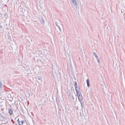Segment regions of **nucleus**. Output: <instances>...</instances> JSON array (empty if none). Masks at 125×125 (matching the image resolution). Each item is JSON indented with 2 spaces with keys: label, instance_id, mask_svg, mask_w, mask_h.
<instances>
[{
  "label": "nucleus",
  "instance_id": "12",
  "mask_svg": "<svg viewBox=\"0 0 125 125\" xmlns=\"http://www.w3.org/2000/svg\"><path fill=\"white\" fill-rule=\"evenodd\" d=\"M18 124L19 125H23L21 124H20V122H19V119H18V120H17V122H18Z\"/></svg>",
  "mask_w": 125,
  "mask_h": 125
},
{
  "label": "nucleus",
  "instance_id": "21",
  "mask_svg": "<svg viewBox=\"0 0 125 125\" xmlns=\"http://www.w3.org/2000/svg\"><path fill=\"white\" fill-rule=\"evenodd\" d=\"M91 101H92V102H93V101L92 100H91Z\"/></svg>",
  "mask_w": 125,
  "mask_h": 125
},
{
  "label": "nucleus",
  "instance_id": "18",
  "mask_svg": "<svg viewBox=\"0 0 125 125\" xmlns=\"http://www.w3.org/2000/svg\"><path fill=\"white\" fill-rule=\"evenodd\" d=\"M81 106H82V107H83V106H82V104L81 103Z\"/></svg>",
  "mask_w": 125,
  "mask_h": 125
},
{
  "label": "nucleus",
  "instance_id": "10",
  "mask_svg": "<svg viewBox=\"0 0 125 125\" xmlns=\"http://www.w3.org/2000/svg\"><path fill=\"white\" fill-rule=\"evenodd\" d=\"M8 39L10 40L11 39V36H10L9 34H8Z\"/></svg>",
  "mask_w": 125,
  "mask_h": 125
},
{
  "label": "nucleus",
  "instance_id": "15",
  "mask_svg": "<svg viewBox=\"0 0 125 125\" xmlns=\"http://www.w3.org/2000/svg\"><path fill=\"white\" fill-rule=\"evenodd\" d=\"M41 79V77H38V79L39 80H40Z\"/></svg>",
  "mask_w": 125,
  "mask_h": 125
},
{
  "label": "nucleus",
  "instance_id": "11",
  "mask_svg": "<svg viewBox=\"0 0 125 125\" xmlns=\"http://www.w3.org/2000/svg\"><path fill=\"white\" fill-rule=\"evenodd\" d=\"M74 86H77V82L76 81H75L74 82Z\"/></svg>",
  "mask_w": 125,
  "mask_h": 125
},
{
  "label": "nucleus",
  "instance_id": "7",
  "mask_svg": "<svg viewBox=\"0 0 125 125\" xmlns=\"http://www.w3.org/2000/svg\"><path fill=\"white\" fill-rule=\"evenodd\" d=\"M69 96H70V97L71 99L73 100H74V98L73 97L72 94H70L69 95Z\"/></svg>",
  "mask_w": 125,
  "mask_h": 125
},
{
  "label": "nucleus",
  "instance_id": "8",
  "mask_svg": "<svg viewBox=\"0 0 125 125\" xmlns=\"http://www.w3.org/2000/svg\"><path fill=\"white\" fill-rule=\"evenodd\" d=\"M86 82L87 84V86L88 87H89L90 86L89 85V80L88 79H87L86 80Z\"/></svg>",
  "mask_w": 125,
  "mask_h": 125
},
{
  "label": "nucleus",
  "instance_id": "14",
  "mask_svg": "<svg viewBox=\"0 0 125 125\" xmlns=\"http://www.w3.org/2000/svg\"><path fill=\"white\" fill-rule=\"evenodd\" d=\"M2 84L1 81H0V88H1Z\"/></svg>",
  "mask_w": 125,
  "mask_h": 125
},
{
  "label": "nucleus",
  "instance_id": "6",
  "mask_svg": "<svg viewBox=\"0 0 125 125\" xmlns=\"http://www.w3.org/2000/svg\"><path fill=\"white\" fill-rule=\"evenodd\" d=\"M94 55H95V56L96 58V59L97 60V62H98V64L99 63V57L98 56H97V55L95 54V53H94Z\"/></svg>",
  "mask_w": 125,
  "mask_h": 125
},
{
  "label": "nucleus",
  "instance_id": "17",
  "mask_svg": "<svg viewBox=\"0 0 125 125\" xmlns=\"http://www.w3.org/2000/svg\"><path fill=\"white\" fill-rule=\"evenodd\" d=\"M2 27V26L0 25V28H1Z\"/></svg>",
  "mask_w": 125,
  "mask_h": 125
},
{
  "label": "nucleus",
  "instance_id": "22",
  "mask_svg": "<svg viewBox=\"0 0 125 125\" xmlns=\"http://www.w3.org/2000/svg\"><path fill=\"white\" fill-rule=\"evenodd\" d=\"M61 37L62 36V35H61Z\"/></svg>",
  "mask_w": 125,
  "mask_h": 125
},
{
  "label": "nucleus",
  "instance_id": "4",
  "mask_svg": "<svg viewBox=\"0 0 125 125\" xmlns=\"http://www.w3.org/2000/svg\"><path fill=\"white\" fill-rule=\"evenodd\" d=\"M39 19L40 20L41 24H42L43 25H44V20L43 18L42 17H41L40 18H39Z\"/></svg>",
  "mask_w": 125,
  "mask_h": 125
},
{
  "label": "nucleus",
  "instance_id": "1",
  "mask_svg": "<svg viewBox=\"0 0 125 125\" xmlns=\"http://www.w3.org/2000/svg\"><path fill=\"white\" fill-rule=\"evenodd\" d=\"M79 101L80 102L83 99V97L82 94L81 92H78V93H76Z\"/></svg>",
  "mask_w": 125,
  "mask_h": 125
},
{
  "label": "nucleus",
  "instance_id": "20",
  "mask_svg": "<svg viewBox=\"0 0 125 125\" xmlns=\"http://www.w3.org/2000/svg\"><path fill=\"white\" fill-rule=\"evenodd\" d=\"M60 38H61V35H60Z\"/></svg>",
  "mask_w": 125,
  "mask_h": 125
},
{
  "label": "nucleus",
  "instance_id": "3",
  "mask_svg": "<svg viewBox=\"0 0 125 125\" xmlns=\"http://www.w3.org/2000/svg\"><path fill=\"white\" fill-rule=\"evenodd\" d=\"M56 30L58 33H60L61 31L60 28L58 26H57V27L56 28Z\"/></svg>",
  "mask_w": 125,
  "mask_h": 125
},
{
  "label": "nucleus",
  "instance_id": "5",
  "mask_svg": "<svg viewBox=\"0 0 125 125\" xmlns=\"http://www.w3.org/2000/svg\"><path fill=\"white\" fill-rule=\"evenodd\" d=\"M8 112L10 115H11L13 114V111L11 109H8Z\"/></svg>",
  "mask_w": 125,
  "mask_h": 125
},
{
  "label": "nucleus",
  "instance_id": "2",
  "mask_svg": "<svg viewBox=\"0 0 125 125\" xmlns=\"http://www.w3.org/2000/svg\"><path fill=\"white\" fill-rule=\"evenodd\" d=\"M73 6L75 7L76 9H78V7L77 6V3L76 1V0H71Z\"/></svg>",
  "mask_w": 125,
  "mask_h": 125
},
{
  "label": "nucleus",
  "instance_id": "19",
  "mask_svg": "<svg viewBox=\"0 0 125 125\" xmlns=\"http://www.w3.org/2000/svg\"><path fill=\"white\" fill-rule=\"evenodd\" d=\"M56 25L57 26H58V25H57V23H56Z\"/></svg>",
  "mask_w": 125,
  "mask_h": 125
},
{
  "label": "nucleus",
  "instance_id": "9",
  "mask_svg": "<svg viewBox=\"0 0 125 125\" xmlns=\"http://www.w3.org/2000/svg\"><path fill=\"white\" fill-rule=\"evenodd\" d=\"M75 90L76 91V93H78L79 92V91L77 90V86H75Z\"/></svg>",
  "mask_w": 125,
  "mask_h": 125
},
{
  "label": "nucleus",
  "instance_id": "16",
  "mask_svg": "<svg viewBox=\"0 0 125 125\" xmlns=\"http://www.w3.org/2000/svg\"><path fill=\"white\" fill-rule=\"evenodd\" d=\"M75 108L77 110H78V106H77L75 107Z\"/></svg>",
  "mask_w": 125,
  "mask_h": 125
},
{
  "label": "nucleus",
  "instance_id": "13",
  "mask_svg": "<svg viewBox=\"0 0 125 125\" xmlns=\"http://www.w3.org/2000/svg\"><path fill=\"white\" fill-rule=\"evenodd\" d=\"M21 124H22L23 125V124L24 123V121L23 120H22L21 121Z\"/></svg>",
  "mask_w": 125,
  "mask_h": 125
}]
</instances>
